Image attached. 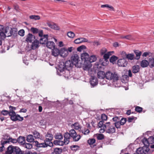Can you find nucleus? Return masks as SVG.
I'll use <instances>...</instances> for the list:
<instances>
[{
  "mask_svg": "<svg viewBox=\"0 0 154 154\" xmlns=\"http://www.w3.org/2000/svg\"><path fill=\"white\" fill-rule=\"evenodd\" d=\"M9 116L11 120L15 122L17 121H22L23 120V117H21L19 115H16L15 112L14 111L16 109V107L10 106H9Z\"/></svg>",
  "mask_w": 154,
  "mask_h": 154,
  "instance_id": "1",
  "label": "nucleus"
},
{
  "mask_svg": "<svg viewBox=\"0 0 154 154\" xmlns=\"http://www.w3.org/2000/svg\"><path fill=\"white\" fill-rule=\"evenodd\" d=\"M73 65L70 60H68L64 62L60 61L59 63L57 66V69L59 70H62L64 69H70L73 66Z\"/></svg>",
  "mask_w": 154,
  "mask_h": 154,
  "instance_id": "2",
  "label": "nucleus"
},
{
  "mask_svg": "<svg viewBox=\"0 0 154 154\" xmlns=\"http://www.w3.org/2000/svg\"><path fill=\"white\" fill-rule=\"evenodd\" d=\"M21 154V150L17 146H14L12 145H9L7 148L5 154Z\"/></svg>",
  "mask_w": 154,
  "mask_h": 154,
  "instance_id": "3",
  "label": "nucleus"
},
{
  "mask_svg": "<svg viewBox=\"0 0 154 154\" xmlns=\"http://www.w3.org/2000/svg\"><path fill=\"white\" fill-rule=\"evenodd\" d=\"M105 78L108 80H112L114 82L119 79V76L116 72L113 73L110 71H108L105 73Z\"/></svg>",
  "mask_w": 154,
  "mask_h": 154,
  "instance_id": "4",
  "label": "nucleus"
},
{
  "mask_svg": "<svg viewBox=\"0 0 154 154\" xmlns=\"http://www.w3.org/2000/svg\"><path fill=\"white\" fill-rule=\"evenodd\" d=\"M106 132L109 134H113L116 131V128L113 124H112L110 122H108L106 123V125H104Z\"/></svg>",
  "mask_w": 154,
  "mask_h": 154,
  "instance_id": "5",
  "label": "nucleus"
},
{
  "mask_svg": "<svg viewBox=\"0 0 154 154\" xmlns=\"http://www.w3.org/2000/svg\"><path fill=\"white\" fill-rule=\"evenodd\" d=\"M70 69H64L62 70H59L57 68V74L63 75L65 78H69L70 75Z\"/></svg>",
  "mask_w": 154,
  "mask_h": 154,
  "instance_id": "6",
  "label": "nucleus"
},
{
  "mask_svg": "<svg viewBox=\"0 0 154 154\" xmlns=\"http://www.w3.org/2000/svg\"><path fill=\"white\" fill-rule=\"evenodd\" d=\"M97 60V57L95 55H91L89 57L88 63H86V64H87V66H86L85 67V70L89 71L91 67V63L94 62Z\"/></svg>",
  "mask_w": 154,
  "mask_h": 154,
  "instance_id": "7",
  "label": "nucleus"
},
{
  "mask_svg": "<svg viewBox=\"0 0 154 154\" xmlns=\"http://www.w3.org/2000/svg\"><path fill=\"white\" fill-rule=\"evenodd\" d=\"M89 55L86 52L84 53L81 54V58L82 62H83V68L84 70H85V68L86 66H87V64H86V63H88Z\"/></svg>",
  "mask_w": 154,
  "mask_h": 154,
  "instance_id": "8",
  "label": "nucleus"
},
{
  "mask_svg": "<svg viewBox=\"0 0 154 154\" xmlns=\"http://www.w3.org/2000/svg\"><path fill=\"white\" fill-rule=\"evenodd\" d=\"M74 134H75V131L73 129L70 130L69 133L66 132L65 133L64 135V141L66 143V144H68L69 143V140L70 139L71 137H72V135Z\"/></svg>",
  "mask_w": 154,
  "mask_h": 154,
  "instance_id": "9",
  "label": "nucleus"
},
{
  "mask_svg": "<svg viewBox=\"0 0 154 154\" xmlns=\"http://www.w3.org/2000/svg\"><path fill=\"white\" fill-rule=\"evenodd\" d=\"M45 139L44 140L45 142L48 143V144H50V145L51 146H53V144L51 142L53 138V136L52 134L50 132H48L45 134Z\"/></svg>",
  "mask_w": 154,
  "mask_h": 154,
  "instance_id": "10",
  "label": "nucleus"
},
{
  "mask_svg": "<svg viewBox=\"0 0 154 154\" xmlns=\"http://www.w3.org/2000/svg\"><path fill=\"white\" fill-rule=\"evenodd\" d=\"M44 142L40 143L37 141H34L35 145L37 148H46L48 146L51 147L50 144H48V143L45 142L44 140Z\"/></svg>",
  "mask_w": 154,
  "mask_h": 154,
  "instance_id": "11",
  "label": "nucleus"
},
{
  "mask_svg": "<svg viewBox=\"0 0 154 154\" xmlns=\"http://www.w3.org/2000/svg\"><path fill=\"white\" fill-rule=\"evenodd\" d=\"M79 57L78 54H74L72 55L71 60V61L72 62L73 65H75L76 66L79 60Z\"/></svg>",
  "mask_w": 154,
  "mask_h": 154,
  "instance_id": "12",
  "label": "nucleus"
},
{
  "mask_svg": "<svg viewBox=\"0 0 154 154\" xmlns=\"http://www.w3.org/2000/svg\"><path fill=\"white\" fill-rule=\"evenodd\" d=\"M136 152L137 154H150V150L147 147H146V149L144 150L142 148L139 147L137 149Z\"/></svg>",
  "mask_w": 154,
  "mask_h": 154,
  "instance_id": "13",
  "label": "nucleus"
},
{
  "mask_svg": "<svg viewBox=\"0 0 154 154\" xmlns=\"http://www.w3.org/2000/svg\"><path fill=\"white\" fill-rule=\"evenodd\" d=\"M127 63V62L124 59H121L118 60L117 64L119 66L125 67Z\"/></svg>",
  "mask_w": 154,
  "mask_h": 154,
  "instance_id": "14",
  "label": "nucleus"
},
{
  "mask_svg": "<svg viewBox=\"0 0 154 154\" xmlns=\"http://www.w3.org/2000/svg\"><path fill=\"white\" fill-rule=\"evenodd\" d=\"M90 82L92 87H94L97 85L98 83L97 78L95 76H91Z\"/></svg>",
  "mask_w": 154,
  "mask_h": 154,
  "instance_id": "15",
  "label": "nucleus"
},
{
  "mask_svg": "<svg viewBox=\"0 0 154 154\" xmlns=\"http://www.w3.org/2000/svg\"><path fill=\"white\" fill-rule=\"evenodd\" d=\"M68 52L67 49L65 48H61L60 50V55L63 57H66L67 56Z\"/></svg>",
  "mask_w": 154,
  "mask_h": 154,
  "instance_id": "16",
  "label": "nucleus"
},
{
  "mask_svg": "<svg viewBox=\"0 0 154 154\" xmlns=\"http://www.w3.org/2000/svg\"><path fill=\"white\" fill-rule=\"evenodd\" d=\"M36 39L35 37L32 34L29 33L27 35L26 41L27 42H31Z\"/></svg>",
  "mask_w": 154,
  "mask_h": 154,
  "instance_id": "17",
  "label": "nucleus"
},
{
  "mask_svg": "<svg viewBox=\"0 0 154 154\" xmlns=\"http://www.w3.org/2000/svg\"><path fill=\"white\" fill-rule=\"evenodd\" d=\"M47 24L49 27L54 30H59L60 29L59 27L54 23H48Z\"/></svg>",
  "mask_w": 154,
  "mask_h": 154,
  "instance_id": "18",
  "label": "nucleus"
},
{
  "mask_svg": "<svg viewBox=\"0 0 154 154\" xmlns=\"http://www.w3.org/2000/svg\"><path fill=\"white\" fill-rule=\"evenodd\" d=\"M48 35H45L42 37L40 38L39 39L40 44H46L48 42Z\"/></svg>",
  "mask_w": 154,
  "mask_h": 154,
  "instance_id": "19",
  "label": "nucleus"
},
{
  "mask_svg": "<svg viewBox=\"0 0 154 154\" xmlns=\"http://www.w3.org/2000/svg\"><path fill=\"white\" fill-rule=\"evenodd\" d=\"M10 35L8 36H16L17 35V30L16 28H11L10 30Z\"/></svg>",
  "mask_w": 154,
  "mask_h": 154,
  "instance_id": "20",
  "label": "nucleus"
},
{
  "mask_svg": "<svg viewBox=\"0 0 154 154\" xmlns=\"http://www.w3.org/2000/svg\"><path fill=\"white\" fill-rule=\"evenodd\" d=\"M39 41L37 39H35L32 43L31 45V48L32 49L34 50L39 47Z\"/></svg>",
  "mask_w": 154,
  "mask_h": 154,
  "instance_id": "21",
  "label": "nucleus"
},
{
  "mask_svg": "<svg viewBox=\"0 0 154 154\" xmlns=\"http://www.w3.org/2000/svg\"><path fill=\"white\" fill-rule=\"evenodd\" d=\"M60 50L57 48L54 47L52 50V54L54 57H57L60 54Z\"/></svg>",
  "mask_w": 154,
  "mask_h": 154,
  "instance_id": "22",
  "label": "nucleus"
},
{
  "mask_svg": "<svg viewBox=\"0 0 154 154\" xmlns=\"http://www.w3.org/2000/svg\"><path fill=\"white\" fill-rule=\"evenodd\" d=\"M134 52L136 55V56L134 57L135 59L136 60H139L140 56L142 54L141 51L139 50H134Z\"/></svg>",
  "mask_w": 154,
  "mask_h": 154,
  "instance_id": "23",
  "label": "nucleus"
},
{
  "mask_svg": "<svg viewBox=\"0 0 154 154\" xmlns=\"http://www.w3.org/2000/svg\"><path fill=\"white\" fill-rule=\"evenodd\" d=\"M97 75L98 79H103L105 77V73L103 71H99L97 72Z\"/></svg>",
  "mask_w": 154,
  "mask_h": 154,
  "instance_id": "24",
  "label": "nucleus"
},
{
  "mask_svg": "<svg viewBox=\"0 0 154 154\" xmlns=\"http://www.w3.org/2000/svg\"><path fill=\"white\" fill-rule=\"evenodd\" d=\"M46 44V46L50 49L54 48L55 47V43L53 41H48Z\"/></svg>",
  "mask_w": 154,
  "mask_h": 154,
  "instance_id": "25",
  "label": "nucleus"
},
{
  "mask_svg": "<svg viewBox=\"0 0 154 154\" xmlns=\"http://www.w3.org/2000/svg\"><path fill=\"white\" fill-rule=\"evenodd\" d=\"M81 136L80 135L77 134V133L75 131V134H73L72 135V138H73L74 141H77L79 140L81 138Z\"/></svg>",
  "mask_w": 154,
  "mask_h": 154,
  "instance_id": "26",
  "label": "nucleus"
},
{
  "mask_svg": "<svg viewBox=\"0 0 154 154\" xmlns=\"http://www.w3.org/2000/svg\"><path fill=\"white\" fill-rule=\"evenodd\" d=\"M17 142L23 145L25 143V138L24 137L21 136H19L17 139Z\"/></svg>",
  "mask_w": 154,
  "mask_h": 154,
  "instance_id": "27",
  "label": "nucleus"
},
{
  "mask_svg": "<svg viewBox=\"0 0 154 154\" xmlns=\"http://www.w3.org/2000/svg\"><path fill=\"white\" fill-rule=\"evenodd\" d=\"M7 32L6 29H3V31L0 32V38L2 39H4L6 37V33Z\"/></svg>",
  "mask_w": 154,
  "mask_h": 154,
  "instance_id": "28",
  "label": "nucleus"
},
{
  "mask_svg": "<svg viewBox=\"0 0 154 154\" xmlns=\"http://www.w3.org/2000/svg\"><path fill=\"white\" fill-rule=\"evenodd\" d=\"M148 61L145 60H143L140 63V66L143 68L147 67L149 65Z\"/></svg>",
  "mask_w": 154,
  "mask_h": 154,
  "instance_id": "29",
  "label": "nucleus"
},
{
  "mask_svg": "<svg viewBox=\"0 0 154 154\" xmlns=\"http://www.w3.org/2000/svg\"><path fill=\"white\" fill-rule=\"evenodd\" d=\"M56 145H59L60 146H63L65 144H66V143L64 141L60 140H55L53 142Z\"/></svg>",
  "mask_w": 154,
  "mask_h": 154,
  "instance_id": "30",
  "label": "nucleus"
},
{
  "mask_svg": "<svg viewBox=\"0 0 154 154\" xmlns=\"http://www.w3.org/2000/svg\"><path fill=\"white\" fill-rule=\"evenodd\" d=\"M62 152V149L60 148H56L54 149L53 152L51 154H60Z\"/></svg>",
  "mask_w": 154,
  "mask_h": 154,
  "instance_id": "31",
  "label": "nucleus"
},
{
  "mask_svg": "<svg viewBox=\"0 0 154 154\" xmlns=\"http://www.w3.org/2000/svg\"><path fill=\"white\" fill-rule=\"evenodd\" d=\"M140 71L139 66L138 65H134L132 67V71L133 73H136Z\"/></svg>",
  "mask_w": 154,
  "mask_h": 154,
  "instance_id": "32",
  "label": "nucleus"
},
{
  "mask_svg": "<svg viewBox=\"0 0 154 154\" xmlns=\"http://www.w3.org/2000/svg\"><path fill=\"white\" fill-rule=\"evenodd\" d=\"M34 139L32 135L29 134L27 135L26 138V141L29 143L34 142Z\"/></svg>",
  "mask_w": 154,
  "mask_h": 154,
  "instance_id": "33",
  "label": "nucleus"
},
{
  "mask_svg": "<svg viewBox=\"0 0 154 154\" xmlns=\"http://www.w3.org/2000/svg\"><path fill=\"white\" fill-rule=\"evenodd\" d=\"M142 142L144 145L147 147H148L149 146L150 143L148 139H147L145 137H144L142 140Z\"/></svg>",
  "mask_w": 154,
  "mask_h": 154,
  "instance_id": "34",
  "label": "nucleus"
},
{
  "mask_svg": "<svg viewBox=\"0 0 154 154\" xmlns=\"http://www.w3.org/2000/svg\"><path fill=\"white\" fill-rule=\"evenodd\" d=\"M126 57L128 60H135L134 58V55L133 54H128L126 55Z\"/></svg>",
  "mask_w": 154,
  "mask_h": 154,
  "instance_id": "35",
  "label": "nucleus"
},
{
  "mask_svg": "<svg viewBox=\"0 0 154 154\" xmlns=\"http://www.w3.org/2000/svg\"><path fill=\"white\" fill-rule=\"evenodd\" d=\"M32 133L34 135V137L35 139H38L40 137V135L39 132L35 130L33 131Z\"/></svg>",
  "mask_w": 154,
  "mask_h": 154,
  "instance_id": "36",
  "label": "nucleus"
},
{
  "mask_svg": "<svg viewBox=\"0 0 154 154\" xmlns=\"http://www.w3.org/2000/svg\"><path fill=\"white\" fill-rule=\"evenodd\" d=\"M149 66L150 68H152L154 66V59L153 58H150L149 60Z\"/></svg>",
  "mask_w": 154,
  "mask_h": 154,
  "instance_id": "37",
  "label": "nucleus"
},
{
  "mask_svg": "<svg viewBox=\"0 0 154 154\" xmlns=\"http://www.w3.org/2000/svg\"><path fill=\"white\" fill-rule=\"evenodd\" d=\"M30 19L34 20H39L40 19V17L37 15H32L29 17Z\"/></svg>",
  "mask_w": 154,
  "mask_h": 154,
  "instance_id": "38",
  "label": "nucleus"
},
{
  "mask_svg": "<svg viewBox=\"0 0 154 154\" xmlns=\"http://www.w3.org/2000/svg\"><path fill=\"white\" fill-rule=\"evenodd\" d=\"M118 59V57L115 55H113L109 59V61L111 63H114Z\"/></svg>",
  "mask_w": 154,
  "mask_h": 154,
  "instance_id": "39",
  "label": "nucleus"
},
{
  "mask_svg": "<svg viewBox=\"0 0 154 154\" xmlns=\"http://www.w3.org/2000/svg\"><path fill=\"white\" fill-rule=\"evenodd\" d=\"M23 146L24 147L29 149H31L32 147V144L30 143H23Z\"/></svg>",
  "mask_w": 154,
  "mask_h": 154,
  "instance_id": "40",
  "label": "nucleus"
},
{
  "mask_svg": "<svg viewBox=\"0 0 154 154\" xmlns=\"http://www.w3.org/2000/svg\"><path fill=\"white\" fill-rule=\"evenodd\" d=\"M79 131L80 132H82V133L84 135H87L90 132L89 130L87 128H85L84 131H83V130H81L80 128V129L79 130Z\"/></svg>",
  "mask_w": 154,
  "mask_h": 154,
  "instance_id": "41",
  "label": "nucleus"
},
{
  "mask_svg": "<svg viewBox=\"0 0 154 154\" xmlns=\"http://www.w3.org/2000/svg\"><path fill=\"white\" fill-rule=\"evenodd\" d=\"M113 51H110L108 52L107 53L103 55V57L105 60L108 59L111 55L112 54V53H113Z\"/></svg>",
  "mask_w": 154,
  "mask_h": 154,
  "instance_id": "42",
  "label": "nucleus"
},
{
  "mask_svg": "<svg viewBox=\"0 0 154 154\" xmlns=\"http://www.w3.org/2000/svg\"><path fill=\"white\" fill-rule=\"evenodd\" d=\"M74 128L76 130H78L80 128V126L78 122H75L73 124Z\"/></svg>",
  "mask_w": 154,
  "mask_h": 154,
  "instance_id": "43",
  "label": "nucleus"
},
{
  "mask_svg": "<svg viewBox=\"0 0 154 154\" xmlns=\"http://www.w3.org/2000/svg\"><path fill=\"white\" fill-rule=\"evenodd\" d=\"M127 121V119L126 118H122L120 120L119 122L120 123V124L122 125H124L126 122Z\"/></svg>",
  "mask_w": 154,
  "mask_h": 154,
  "instance_id": "44",
  "label": "nucleus"
},
{
  "mask_svg": "<svg viewBox=\"0 0 154 154\" xmlns=\"http://www.w3.org/2000/svg\"><path fill=\"white\" fill-rule=\"evenodd\" d=\"M120 38L122 39H126L128 40H131L132 38V37L131 35H128L126 36H121Z\"/></svg>",
  "mask_w": 154,
  "mask_h": 154,
  "instance_id": "45",
  "label": "nucleus"
},
{
  "mask_svg": "<svg viewBox=\"0 0 154 154\" xmlns=\"http://www.w3.org/2000/svg\"><path fill=\"white\" fill-rule=\"evenodd\" d=\"M104 123V122L103 120H102L99 122L98 123V126L99 128H101L103 127V129H105V127H103L104 125H106V124H103Z\"/></svg>",
  "mask_w": 154,
  "mask_h": 154,
  "instance_id": "46",
  "label": "nucleus"
},
{
  "mask_svg": "<svg viewBox=\"0 0 154 154\" xmlns=\"http://www.w3.org/2000/svg\"><path fill=\"white\" fill-rule=\"evenodd\" d=\"M67 35L69 37L73 38L74 37L75 35L73 32L70 31L67 33Z\"/></svg>",
  "mask_w": 154,
  "mask_h": 154,
  "instance_id": "47",
  "label": "nucleus"
},
{
  "mask_svg": "<svg viewBox=\"0 0 154 154\" xmlns=\"http://www.w3.org/2000/svg\"><path fill=\"white\" fill-rule=\"evenodd\" d=\"M113 125H114L115 127H116L117 129L120 128H121V126L122 125L120 124V123L119 122H115L113 123Z\"/></svg>",
  "mask_w": 154,
  "mask_h": 154,
  "instance_id": "48",
  "label": "nucleus"
},
{
  "mask_svg": "<svg viewBox=\"0 0 154 154\" xmlns=\"http://www.w3.org/2000/svg\"><path fill=\"white\" fill-rule=\"evenodd\" d=\"M31 31L33 34H37L38 32V30L36 28L32 27L31 28Z\"/></svg>",
  "mask_w": 154,
  "mask_h": 154,
  "instance_id": "49",
  "label": "nucleus"
},
{
  "mask_svg": "<svg viewBox=\"0 0 154 154\" xmlns=\"http://www.w3.org/2000/svg\"><path fill=\"white\" fill-rule=\"evenodd\" d=\"M95 140L94 138H93L88 140V143L90 145H91L94 143L95 142Z\"/></svg>",
  "mask_w": 154,
  "mask_h": 154,
  "instance_id": "50",
  "label": "nucleus"
},
{
  "mask_svg": "<svg viewBox=\"0 0 154 154\" xmlns=\"http://www.w3.org/2000/svg\"><path fill=\"white\" fill-rule=\"evenodd\" d=\"M148 139L150 144H152L154 143V137L153 136L149 137Z\"/></svg>",
  "mask_w": 154,
  "mask_h": 154,
  "instance_id": "51",
  "label": "nucleus"
},
{
  "mask_svg": "<svg viewBox=\"0 0 154 154\" xmlns=\"http://www.w3.org/2000/svg\"><path fill=\"white\" fill-rule=\"evenodd\" d=\"M86 48V47L84 45H82L80 46L79 47L77 48V50L78 51L80 52L83 49H85Z\"/></svg>",
  "mask_w": 154,
  "mask_h": 154,
  "instance_id": "52",
  "label": "nucleus"
},
{
  "mask_svg": "<svg viewBox=\"0 0 154 154\" xmlns=\"http://www.w3.org/2000/svg\"><path fill=\"white\" fill-rule=\"evenodd\" d=\"M55 138L56 139L61 140L63 138V136L61 134H57L55 136Z\"/></svg>",
  "mask_w": 154,
  "mask_h": 154,
  "instance_id": "53",
  "label": "nucleus"
},
{
  "mask_svg": "<svg viewBox=\"0 0 154 154\" xmlns=\"http://www.w3.org/2000/svg\"><path fill=\"white\" fill-rule=\"evenodd\" d=\"M143 108L139 106H137L135 108V111L138 112L140 113L142 111Z\"/></svg>",
  "mask_w": 154,
  "mask_h": 154,
  "instance_id": "54",
  "label": "nucleus"
},
{
  "mask_svg": "<svg viewBox=\"0 0 154 154\" xmlns=\"http://www.w3.org/2000/svg\"><path fill=\"white\" fill-rule=\"evenodd\" d=\"M81 38H78L74 41V42L76 44H79L82 43Z\"/></svg>",
  "mask_w": 154,
  "mask_h": 154,
  "instance_id": "55",
  "label": "nucleus"
},
{
  "mask_svg": "<svg viewBox=\"0 0 154 154\" xmlns=\"http://www.w3.org/2000/svg\"><path fill=\"white\" fill-rule=\"evenodd\" d=\"M18 34L21 36H23L24 35L25 31L24 29L20 30L18 32Z\"/></svg>",
  "mask_w": 154,
  "mask_h": 154,
  "instance_id": "56",
  "label": "nucleus"
},
{
  "mask_svg": "<svg viewBox=\"0 0 154 154\" xmlns=\"http://www.w3.org/2000/svg\"><path fill=\"white\" fill-rule=\"evenodd\" d=\"M10 112L9 111L6 110H3L1 112V113L4 116H7L8 115H9Z\"/></svg>",
  "mask_w": 154,
  "mask_h": 154,
  "instance_id": "57",
  "label": "nucleus"
},
{
  "mask_svg": "<svg viewBox=\"0 0 154 154\" xmlns=\"http://www.w3.org/2000/svg\"><path fill=\"white\" fill-rule=\"evenodd\" d=\"M79 147L77 145H72L71 147V148L72 150H76L78 149Z\"/></svg>",
  "mask_w": 154,
  "mask_h": 154,
  "instance_id": "58",
  "label": "nucleus"
},
{
  "mask_svg": "<svg viewBox=\"0 0 154 154\" xmlns=\"http://www.w3.org/2000/svg\"><path fill=\"white\" fill-rule=\"evenodd\" d=\"M101 119L102 120L106 121L107 119V116L105 114H102L101 116Z\"/></svg>",
  "mask_w": 154,
  "mask_h": 154,
  "instance_id": "59",
  "label": "nucleus"
},
{
  "mask_svg": "<svg viewBox=\"0 0 154 154\" xmlns=\"http://www.w3.org/2000/svg\"><path fill=\"white\" fill-rule=\"evenodd\" d=\"M9 142H11V143H17V139H16L12 138L11 137L10 138H9Z\"/></svg>",
  "mask_w": 154,
  "mask_h": 154,
  "instance_id": "60",
  "label": "nucleus"
},
{
  "mask_svg": "<svg viewBox=\"0 0 154 154\" xmlns=\"http://www.w3.org/2000/svg\"><path fill=\"white\" fill-rule=\"evenodd\" d=\"M112 119L114 122H118L120 120V117L117 116H115L112 118Z\"/></svg>",
  "mask_w": 154,
  "mask_h": 154,
  "instance_id": "61",
  "label": "nucleus"
},
{
  "mask_svg": "<svg viewBox=\"0 0 154 154\" xmlns=\"http://www.w3.org/2000/svg\"><path fill=\"white\" fill-rule=\"evenodd\" d=\"M98 140H102L104 138V135L102 134H99L97 137Z\"/></svg>",
  "mask_w": 154,
  "mask_h": 154,
  "instance_id": "62",
  "label": "nucleus"
},
{
  "mask_svg": "<svg viewBox=\"0 0 154 154\" xmlns=\"http://www.w3.org/2000/svg\"><path fill=\"white\" fill-rule=\"evenodd\" d=\"M107 50L106 48H103L100 51V54L103 55L106 54V53L107 52Z\"/></svg>",
  "mask_w": 154,
  "mask_h": 154,
  "instance_id": "63",
  "label": "nucleus"
},
{
  "mask_svg": "<svg viewBox=\"0 0 154 154\" xmlns=\"http://www.w3.org/2000/svg\"><path fill=\"white\" fill-rule=\"evenodd\" d=\"M1 144L2 146H4V145L7 143H9V141L8 140H2L1 141Z\"/></svg>",
  "mask_w": 154,
  "mask_h": 154,
  "instance_id": "64",
  "label": "nucleus"
}]
</instances>
